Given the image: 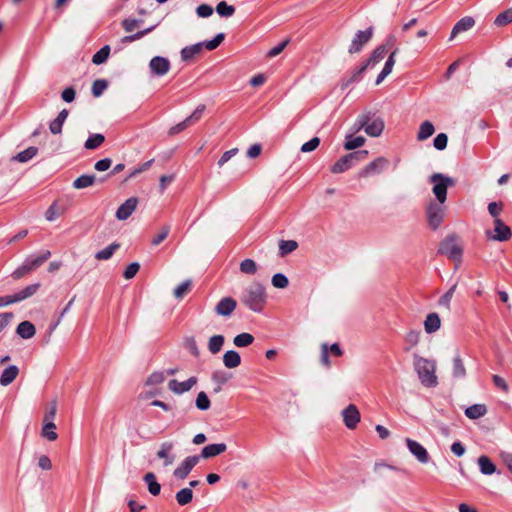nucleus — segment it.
<instances>
[{"instance_id": "f257e3e1", "label": "nucleus", "mask_w": 512, "mask_h": 512, "mask_svg": "<svg viewBox=\"0 0 512 512\" xmlns=\"http://www.w3.org/2000/svg\"><path fill=\"white\" fill-rule=\"evenodd\" d=\"M266 298L264 286L259 282H253L243 290L240 300L250 310L259 313L264 308Z\"/></svg>"}, {"instance_id": "f03ea898", "label": "nucleus", "mask_w": 512, "mask_h": 512, "mask_svg": "<svg viewBox=\"0 0 512 512\" xmlns=\"http://www.w3.org/2000/svg\"><path fill=\"white\" fill-rule=\"evenodd\" d=\"M414 367L421 384L428 388L438 385L436 376V362L418 355H414Z\"/></svg>"}, {"instance_id": "7ed1b4c3", "label": "nucleus", "mask_w": 512, "mask_h": 512, "mask_svg": "<svg viewBox=\"0 0 512 512\" xmlns=\"http://www.w3.org/2000/svg\"><path fill=\"white\" fill-rule=\"evenodd\" d=\"M429 181L433 184L432 192L437 202L445 203L447 199V189L455 185V180L442 173H434L430 176Z\"/></svg>"}, {"instance_id": "20e7f679", "label": "nucleus", "mask_w": 512, "mask_h": 512, "mask_svg": "<svg viewBox=\"0 0 512 512\" xmlns=\"http://www.w3.org/2000/svg\"><path fill=\"white\" fill-rule=\"evenodd\" d=\"M395 38L393 36H390L387 40L386 45H380L378 46L370 56V58L367 60L366 63H364L361 67H359L355 72L353 73L351 79L348 83L353 82L359 78V76L369 67H374L377 63H379L381 60L384 59L387 48L386 46L392 47L394 45Z\"/></svg>"}, {"instance_id": "39448f33", "label": "nucleus", "mask_w": 512, "mask_h": 512, "mask_svg": "<svg viewBox=\"0 0 512 512\" xmlns=\"http://www.w3.org/2000/svg\"><path fill=\"white\" fill-rule=\"evenodd\" d=\"M438 253L448 256L450 259L460 263L463 250L457 242V237L455 235H450L440 243Z\"/></svg>"}, {"instance_id": "423d86ee", "label": "nucleus", "mask_w": 512, "mask_h": 512, "mask_svg": "<svg viewBox=\"0 0 512 512\" xmlns=\"http://www.w3.org/2000/svg\"><path fill=\"white\" fill-rule=\"evenodd\" d=\"M368 151L361 150L352 152L341 157L332 167L331 172L334 174L343 173L349 170L355 163L364 160Z\"/></svg>"}, {"instance_id": "0eeeda50", "label": "nucleus", "mask_w": 512, "mask_h": 512, "mask_svg": "<svg viewBox=\"0 0 512 512\" xmlns=\"http://www.w3.org/2000/svg\"><path fill=\"white\" fill-rule=\"evenodd\" d=\"M426 216L429 227L433 230H437L444 220V203L430 201L426 208Z\"/></svg>"}, {"instance_id": "6e6552de", "label": "nucleus", "mask_w": 512, "mask_h": 512, "mask_svg": "<svg viewBox=\"0 0 512 512\" xmlns=\"http://www.w3.org/2000/svg\"><path fill=\"white\" fill-rule=\"evenodd\" d=\"M175 444L172 441H164L159 445L156 453L158 459L163 460V467H169L176 461V454L174 452Z\"/></svg>"}, {"instance_id": "1a4fd4ad", "label": "nucleus", "mask_w": 512, "mask_h": 512, "mask_svg": "<svg viewBox=\"0 0 512 512\" xmlns=\"http://www.w3.org/2000/svg\"><path fill=\"white\" fill-rule=\"evenodd\" d=\"M389 161L384 157H378L374 161L367 164L359 172V177L367 178L370 176L378 175L388 168Z\"/></svg>"}, {"instance_id": "9d476101", "label": "nucleus", "mask_w": 512, "mask_h": 512, "mask_svg": "<svg viewBox=\"0 0 512 512\" xmlns=\"http://www.w3.org/2000/svg\"><path fill=\"white\" fill-rule=\"evenodd\" d=\"M200 457L197 455L186 457L173 471L176 479L184 480L192 469L198 464Z\"/></svg>"}, {"instance_id": "9b49d317", "label": "nucleus", "mask_w": 512, "mask_h": 512, "mask_svg": "<svg viewBox=\"0 0 512 512\" xmlns=\"http://www.w3.org/2000/svg\"><path fill=\"white\" fill-rule=\"evenodd\" d=\"M373 35V28L369 27L368 29L362 31L359 30L354 38L351 41V44L349 46L348 52L350 54L357 53L361 51L362 47L370 41Z\"/></svg>"}, {"instance_id": "f8f14e48", "label": "nucleus", "mask_w": 512, "mask_h": 512, "mask_svg": "<svg viewBox=\"0 0 512 512\" xmlns=\"http://www.w3.org/2000/svg\"><path fill=\"white\" fill-rule=\"evenodd\" d=\"M405 442L409 452L417 459L419 463L426 464L429 462V453L422 444L410 438H406Z\"/></svg>"}, {"instance_id": "ddd939ff", "label": "nucleus", "mask_w": 512, "mask_h": 512, "mask_svg": "<svg viewBox=\"0 0 512 512\" xmlns=\"http://www.w3.org/2000/svg\"><path fill=\"white\" fill-rule=\"evenodd\" d=\"M170 61L162 56H155L149 62V68L154 76L162 77L170 70Z\"/></svg>"}, {"instance_id": "4468645a", "label": "nucleus", "mask_w": 512, "mask_h": 512, "mask_svg": "<svg viewBox=\"0 0 512 512\" xmlns=\"http://www.w3.org/2000/svg\"><path fill=\"white\" fill-rule=\"evenodd\" d=\"M488 238L495 241H507L511 237L510 228L499 218L494 220V234L487 232Z\"/></svg>"}, {"instance_id": "2eb2a0df", "label": "nucleus", "mask_w": 512, "mask_h": 512, "mask_svg": "<svg viewBox=\"0 0 512 512\" xmlns=\"http://www.w3.org/2000/svg\"><path fill=\"white\" fill-rule=\"evenodd\" d=\"M343 421L348 429H354L360 422V413L354 404L348 405L342 411Z\"/></svg>"}, {"instance_id": "dca6fc26", "label": "nucleus", "mask_w": 512, "mask_h": 512, "mask_svg": "<svg viewBox=\"0 0 512 512\" xmlns=\"http://www.w3.org/2000/svg\"><path fill=\"white\" fill-rule=\"evenodd\" d=\"M137 205H138V198L131 197V198L127 199L117 209L116 218L118 220L128 219L132 215V213L136 210Z\"/></svg>"}, {"instance_id": "f3484780", "label": "nucleus", "mask_w": 512, "mask_h": 512, "mask_svg": "<svg viewBox=\"0 0 512 512\" xmlns=\"http://www.w3.org/2000/svg\"><path fill=\"white\" fill-rule=\"evenodd\" d=\"M197 383V378L192 376L186 381L179 382L176 379H172L168 383V388L175 394H183L192 389V387Z\"/></svg>"}, {"instance_id": "a211bd4d", "label": "nucleus", "mask_w": 512, "mask_h": 512, "mask_svg": "<svg viewBox=\"0 0 512 512\" xmlns=\"http://www.w3.org/2000/svg\"><path fill=\"white\" fill-rule=\"evenodd\" d=\"M237 306L236 301L231 297L222 298L215 307V312L220 316H230Z\"/></svg>"}, {"instance_id": "6ab92c4d", "label": "nucleus", "mask_w": 512, "mask_h": 512, "mask_svg": "<svg viewBox=\"0 0 512 512\" xmlns=\"http://www.w3.org/2000/svg\"><path fill=\"white\" fill-rule=\"evenodd\" d=\"M227 450L225 443L209 444L201 450L200 458L208 459L218 456Z\"/></svg>"}, {"instance_id": "aec40b11", "label": "nucleus", "mask_w": 512, "mask_h": 512, "mask_svg": "<svg viewBox=\"0 0 512 512\" xmlns=\"http://www.w3.org/2000/svg\"><path fill=\"white\" fill-rule=\"evenodd\" d=\"M51 256L49 250L41 252L39 255H31L25 259L31 271L39 268L44 262H46Z\"/></svg>"}, {"instance_id": "412c9836", "label": "nucleus", "mask_w": 512, "mask_h": 512, "mask_svg": "<svg viewBox=\"0 0 512 512\" xmlns=\"http://www.w3.org/2000/svg\"><path fill=\"white\" fill-rule=\"evenodd\" d=\"M475 25V20L472 17H463L453 27L450 39H453L457 34L470 30Z\"/></svg>"}, {"instance_id": "4be33fe9", "label": "nucleus", "mask_w": 512, "mask_h": 512, "mask_svg": "<svg viewBox=\"0 0 512 512\" xmlns=\"http://www.w3.org/2000/svg\"><path fill=\"white\" fill-rule=\"evenodd\" d=\"M68 110L63 109L59 112L57 117L50 122L49 129L52 134H60L62 132V126L68 117Z\"/></svg>"}, {"instance_id": "5701e85b", "label": "nucleus", "mask_w": 512, "mask_h": 512, "mask_svg": "<svg viewBox=\"0 0 512 512\" xmlns=\"http://www.w3.org/2000/svg\"><path fill=\"white\" fill-rule=\"evenodd\" d=\"M440 326L441 320L437 313H430L426 316L424 321V329L428 334L438 331Z\"/></svg>"}, {"instance_id": "b1692460", "label": "nucleus", "mask_w": 512, "mask_h": 512, "mask_svg": "<svg viewBox=\"0 0 512 512\" xmlns=\"http://www.w3.org/2000/svg\"><path fill=\"white\" fill-rule=\"evenodd\" d=\"M19 374V369L15 365H10L2 372L0 376V384L2 386H8L11 384Z\"/></svg>"}, {"instance_id": "393cba45", "label": "nucleus", "mask_w": 512, "mask_h": 512, "mask_svg": "<svg viewBox=\"0 0 512 512\" xmlns=\"http://www.w3.org/2000/svg\"><path fill=\"white\" fill-rule=\"evenodd\" d=\"M397 53V49L394 50L388 57V59L385 62V65L380 72V74L377 76L376 84L379 85L393 70V67L395 65V55Z\"/></svg>"}, {"instance_id": "a878e982", "label": "nucleus", "mask_w": 512, "mask_h": 512, "mask_svg": "<svg viewBox=\"0 0 512 512\" xmlns=\"http://www.w3.org/2000/svg\"><path fill=\"white\" fill-rule=\"evenodd\" d=\"M16 333L23 339H30L35 335L36 329L30 321H23L18 325Z\"/></svg>"}, {"instance_id": "bb28decb", "label": "nucleus", "mask_w": 512, "mask_h": 512, "mask_svg": "<svg viewBox=\"0 0 512 512\" xmlns=\"http://www.w3.org/2000/svg\"><path fill=\"white\" fill-rule=\"evenodd\" d=\"M223 364L226 368H236L241 364V357L237 351L229 350L223 355Z\"/></svg>"}, {"instance_id": "cd10ccee", "label": "nucleus", "mask_w": 512, "mask_h": 512, "mask_svg": "<svg viewBox=\"0 0 512 512\" xmlns=\"http://www.w3.org/2000/svg\"><path fill=\"white\" fill-rule=\"evenodd\" d=\"M144 482L147 484L148 491L151 495L157 496L161 491V485L157 482L156 476L152 472H148L144 475Z\"/></svg>"}, {"instance_id": "c85d7f7f", "label": "nucleus", "mask_w": 512, "mask_h": 512, "mask_svg": "<svg viewBox=\"0 0 512 512\" xmlns=\"http://www.w3.org/2000/svg\"><path fill=\"white\" fill-rule=\"evenodd\" d=\"M40 287V284L39 283H35V284H31V285H28L27 287H25L23 290L15 293L13 296V299H14V302H20L22 300H25L31 296H33L39 289Z\"/></svg>"}, {"instance_id": "c756f323", "label": "nucleus", "mask_w": 512, "mask_h": 512, "mask_svg": "<svg viewBox=\"0 0 512 512\" xmlns=\"http://www.w3.org/2000/svg\"><path fill=\"white\" fill-rule=\"evenodd\" d=\"M38 153V148L31 146L25 149L22 152H19L15 156L11 157L10 161H17L20 163H26L34 158Z\"/></svg>"}, {"instance_id": "7c9ffc66", "label": "nucleus", "mask_w": 512, "mask_h": 512, "mask_svg": "<svg viewBox=\"0 0 512 512\" xmlns=\"http://www.w3.org/2000/svg\"><path fill=\"white\" fill-rule=\"evenodd\" d=\"M487 413V408L484 404H474L466 408L465 415L469 419H479Z\"/></svg>"}, {"instance_id": "2f4dec72", "label": "nucleus", "mask_w": 512, "mask_h": 512, "mask_svg": "<svg viewBox=\"0 0 512 512\" xmlns=\"http://www.w3.org/2000/svg\"><path fill=\"white\" fill-rule=\"evenodd\" d=\"M384 129V122L381 119H375L371 123L367 122L365 132L371 137H378Z\"/></svg>"}, {"instance_id": "473e14b6", "label": "nucleus", "mask_w": 512, "mask_h": 512, "mask_svg": "<svg viewBox=\"0 0 512 512\" xmlns=\"http://www.w3.org/2000/svg\"><path fill=\"white\" fill-rule=\"evenodd\" d=\"M478 465L481 473L484 475H491L496 471L495 464L485 455L478 458Z\"/></svg>"}, {"instance_id": "72a5a7b5", "label": "nucleus", "mask_w": 512, "mask_h": 512, "mask_svg": "<svg viewBox=\"0 0 512 512\" xmlns=\"http://www.w3.org/2000/svg\"><path fill=\"white\" fill-rule=\"evenodd\" d=\"M203 43H196L191 46H186L181 50V58L183 61L191 60L195 55L202 51Z\"/></svg>"}, {"instance_id": "f704fd0d", "label": "nucleus", "mask_w": 512, "mask_h": 512, "mask_svg": "<svg viewBox=\"0 0 512 512\" xmlns=\"http://www.w3.org/2000/svg\"><path fill=\"white\" fill-rule=\"evenodd\" d=\"M435 132L434 125L430 121H424L420 127L419 131L417 133V139L419 141H424L431 137Z\"/></svg>"}, {"instance_id": "c9c22d12", "label": "nucleus", "mask_w": 512, "mask_h": 512, "mask_svg": "<svg viewBox=\"0 0 512 512\" xmlns=\"http://www.w3.org/2000/svg\"><path fill=\"white\" fill-rule=\"evenodd\" d=\"M452 374L454 378L458 379H462L466 375V369L459 354L455 355L453 358Z\"/></svg>"}, {"instance_id": "e433bc0d", "label": "nucleus", "mask_w": 512, "mask_h": 512, "mask_svg": "<svg viewBox=\"0 0 512 512\" xmlns=\"http://www.w3.org/2000/svg\"><path fill=\"white\" fill-rule=\"evenodd\" d=\"M421 337V332L419 330H410L405 335V343L406 347L405 351H409L413 347L417 346Z\"/></svg>"}, {"instance_id": "4c0bfd02", "label": "nucleus", "mask_w": 512, "mask_h": 512, "mask_svg": "<svg viewBox=\"0 0 512 512\" xmlns=\"http://www.w3.org/2000/svg\"><path fill=\"white\" fill-rule=\"evenodd\" d=\"M175 498L180 506H185L192 501L193 491L191 488H183L176 493Z\"/></svg>"}, {"instance_id": "58836bf2", "label": "nucleus", "mask_w": 512, "mask_h": 512, "mask_svg": "<svg viewBox=\"0 0 512 512\" xmlns=\"http://www.w3.org/2000/svg\"><path fill=\"white\" fill-rule=\"evenodd\" d=\"M365 143V138L362 136L354 137L352 134L347 135L345 138L344 148L346 150H354L362 147Z\"/></svg>"}, {"instance_id": "ea45409f", "label": "nucleus", "mask_w": 512, "mask_h": 512, "mask_svg": "<svg viewBox=\"0 0 512 512\" xmlns=\"http://www.w3.org/2000/svg\"><path fill=\"white\" fill-rule=\"evenodd\" d=\"M96 181L95 175H81L73 182V187L76 189H83L92 186Z\"/></svg>"}, {"instance_id": "a19ab883", "label": "nucleus", "mask_w": 512, "mask_h": 512, "mask_svg": "<svg viewBox=\"0 0 512 512\" xmlns=\"http://www.w3.org/2000/svg\"><path fill=\"white\" fill-rule=\"evenodd\" d=\"M212 381L217 384V387L214 389L216 393L222 390V385H224L230 378V376L222 370H217L212 374Z\"/></svg>"}, {"instance_id": "79ce46f5", "label": "nucleus", "mask_w": 512, "mask_h": 512, "mask_svg": "<svg viewBox=\"0 0 512 512\" xmlns=\"http://www.w3.org/2000/svg\"><path fill=\"white\" fill-rule=\"evenodd\" d=\"M104 141H105L104 135H102L100 133H95L88 137V139L86 140V142L84 144V147L88 150H94V149H97L100 145H102Z\"/></svg>"}, {"instance_id": "37998d69", "label": "nucleus", "mask_w": 512, "mask_h": 512, "mask_svg": "<svg viewBox=\"0 0 512 512\" xmlns=\"http://www.w3.org/2000/svg\"><path fill=\"white\" fill-rule=\"evenodd\" d=\"M298 248V243L295 240H281L279 242V254L281 257L292 253Z\"/></svg>"}, {"instance_id": "c03bdc74", "label": "nucleus", "mask_w": 512, "mask_h": 512, "mask_svg": "<svg viewBox=\"0 0 512 512\" xmlns=\"http://www.w3.org/2000/svg\"><path fill=\"white\" fill-rule=\"evenodd\" d=\"M254 342V336L244 332L234 337L233 343L236 347L242 348L251 345Z\"/></svg>"}, {"instance_id": "a18cd8bd", "label": "nucleus", "mask_w": 512, "mask_h": 512, "mask_svg": "<svg viewBox=\"0 0 512 512\" xmlns=\"http://www.w3.org/2000/svg\"><path fill=\"white\" fill-rule=\"evenodd\" d=\"M120 247L118 243H112L101 251L95 254L97 260H108L110 259L115 251Z\"/></svg>"}, {"instance_id": "49530a36", "label": "nucleus", "mask_w": 512, "mask_h": 512, "mask_svg": "<svg viewBox=\"0 0 512 512\" xmlns=\"http://www.w3.org/2000/svg\"><path fill=\"white\" fill-rule=\"evenodd\" d=\"M224 344V336L214 335L208 341V349L212 354L220 352Z\"/></svg>"}, {"instance_id": "de8ad7c7", "label": "nucleus", "mask_w": 512, "mask_h": 512, "mask_svg": "<svg viewBox=\"0 0 512 512\" xmlns=\"http://www.w3.org/2000/svg\"><path fill=\"white\" fill-rule=\"evenodd\" d=\"M109 54L110 47L108 45H105L93 55L92 62L96 65L103 64L107 61Z\"/></svg>"}, {"instance_id": "09e8293b", "label": "nucleus", "mask_w": 512, "mask_h": 512, "mask_svg": "<svg viewBox=\"0 0 512 512\" xmlns=\"http://www.w3.org/2000/svg\"><path fill=\"white\" fill-rule=\"evenodd\" d=\"M258 270L256 262L252 259H244L240 263V271L244 274L254 275Z\"/></svg>"}, {"instance_id": "8fccbe9b", "label": "nucleus", "mask_w": 512, "mask_h": 512, "mask_svg": "<svg viewBox=\"0 0 512 512\" xmlns=\"http://www.w3.org/2000/svg\"><path fill=\"white\" fill-rule=\"evenodd\" d=\"M195 405H196L197 409H199L201 411H206L210 408V406H211L210 399L208 398L207 394L204 391H201L198 393L196 400H195Z\"/></svg>"}, {"instance_id": "3c124183", "label": "nucleus", "mask_w": 512, "mask_h": 512, "mask_svg": "<svg viewBox=\"0 0 512 512\" xmlns=\"http://www.w3.org/2000/svg\"><path fill=\"white\" fill-rule=\"evenodd\" d=\"M512 22V8L500 13L494 20V24L498 27L505 26Z\"/></svg>"}, {"instance_id": "603ef678", "label": "nucleus", "mask_w": 512, "mask_h": 512, "mask_svg": "<svg viewBox=\"0 0 512 512\" xmlns=\"http://www.w3.org/2000/svg\"><path fill=\"white\" fill-rule=\"evenodd\" d=\"M55 430L56 425L54 424V422L45 423L42 428V436L49 441H55L58 437Z\"/></svg>"}, {"instance_id": "864d4df0", "label": "nucleus", "mask_w": 512, "mask_h": 512, "mask_svg": "<svg viewBox=\"0 0 512 512\" xmlns=\"http://www.w3.org/2000/svg\"><path fill=\"white\" fill-rule=\"evenodd\" d=\"M216 12L222 17H231L235 12V8L225 1H221L216 6Z\"/></svg>"}, {"instance_id": "5fc2aeb1", "label": "nucleus", "mask_w": 512, "mask_h": 512, "mask_svg": "<svg viewBox=\"0 0 512 512\" xmlns=\"http://www.w3.org/2000/svg\"><path fill=\"white\" fill-rule=\"evenodd\" d=\"M271 283L276 288L284 289L289 285V280L284 274L276 273L273 275Z\"/></svg>"}, {"instance_id": "6e6d98bb", "label": "nucleus", "mask_w": 512, "mask_h": 512, "mask_svg": "<svg viewBox=\"0 0 512 512\" xmlns=\"http://www.w3.org/2000/svg\"><path fill=\"white\" fill-rule=\"evenodd\" d=\"M224 38H225L224 33H218L212 40L202 42L203 47L212 51V50L216 49L223 42Z\"/></svg>"}, {"instance_id": "4d7b16f0", "label": "nucleus", "mask_w": 512, "mask_h": 512, "mask_svg": "<svg viewBox=\"0 0 512 512\" xmlns=\"http://www.w3.org/2000/svg\"><path fill=\"white\" fill-rule=\"evenodd\" d=\"M108 84L107 81L104 79H97L92 84V94L95 97H99L102 95V93L107 88Z\"/></svg>"}, {"instance_id": "13d9d810", "label": "nucleus", "mask_w": 512, "mask_h": 512, "mask_svg": "<svg viewBox=\"0 0 512 512\" xmlns=\"http://www.w3.org/2000/svg\"><path fill=\"white\" fill-rule=\"evenodd\" d=\"M190 287H191V281L190 280L184 281L183 283H181L179 286H177L175 288L174 296L177 299H182L187 294V292L189 291Z\"/></svg>"}, {"instance_id": "bf43d9fd", "label": "nucleus", "mask_w": 512, "mask_h": 512, "mask_svg": "<svg viewBox=\"0 0 512 512\" xmlns=\"http://www.w3.org/2000/svg\"><path fill=\"white\" fill-rule=\"evenodd\" d=\"M370 120V116L369 114H362L360 115L357 120L355 121L353 127H352V131L354 133L356 132H359L361 129H364L365 130V126L367 124V122H369Z\"/></svg>"}, {"instance_id": "052dcab7", "label": "nucleus", "mask_w": 512, "mask_h": 512, "mask_svg": "<svg viewBox=\"0 0 512 512\" xmlns=\"http://www.w3.org/2000/svg\"><path fill=\"white\" fill-rule=\"evenodd\" d=\"M170 232V226L165 225L161 228L160 232L152 239L151 244L154 246L159 245L163 242Z\"/></svg>"}, {"instance_id": "680f3d73", "label": "nucleus", "mask_w": 512, "mask_h": 512, "mask_svg": "<svg viewBox=\"0 0 512 512\" xmlns=\"http://www.w3.org/2000/svg\"><path fill=\"white\" fill-rule=\"evenodd\" d=\"M320 144V138L318 137H313L312 139H310L308 142L304 143L302 146H301V152L303 153H309V152H312L314 151L315 149H317V147L319 146Z\"/></svg>"}, {"instance_id": "e2e57ef3", "label": "nucleus", "mask_w": 512, "mask_h": 512, "mask_svg": "<svg viewBox=\"0 0 512 512\" xmlns=\"http://www.w3.org/2000/svg\"><path fill=\"white\" fill-rule=\"evenodd\" d=\"M448 137L445 133H439L433 141V145L437 150H444L447 147Z\"/></svg>"}, {"instance_id": "0e129e2a", "label": "nucleus", "mask_w": 512, "mask_h": 512, "mask_svg": "<svg viewBox=\"0 0 512 512\" xmlns=\"http://www.w3.org/2000/svg\"><path fill=\"white\" fill-rule=\"evenodd\" d=\"M456 290V284L453 285L440 299H439V304L441 306H444L446 307L447 309L450 308V301L453 297V294Z\"/></svg>"}, {"instance_id": "69168bd1", "label": "nucleus", "mask_w": 512, "mask_h": 512, "mask_svg": "<svg viewBox=\"0 0 512 512\" xmlns=\"http://www.w3.org/2000/svg\"><path fill=\"white\" fill-rule=\"evenodd\" d=\"M140 265L137 262H133L127 266L123 273V277L125 279H132L136 273L139 271Z\"/></svg>"}, {"instance_id": "338daca9", "label": "nucleus", "mask_w": 512, "mask_h": 512, "mask_svg": "<svg viewBox=\"0 0 512 512\" xmlns=\"http://www.w3.org/2000/svg\"><path fill=\"white\" fill-rule=\"evenodd\" d=\"M205 108H206L205 105H199L192 112V114L189 117L186 118L191 125L195 124L197 121L200 120V118L202 117V114H203Z\"/></svg>"}, {"instance_id": "774afa93", "label": "nucleus", "mask_w": 512, "mask_h": 512, "mask_svg": "<svg viewBox=\"0 0 512 512\" xmlns=\"http://www.w3.org/2000/svg\"><path fill=\"white\" fill-rule=\"evenodd\" d=\"M166 378L165 372H154L147 379V384L158 385L162 383Z\"/></svg>"}]
</instances>
